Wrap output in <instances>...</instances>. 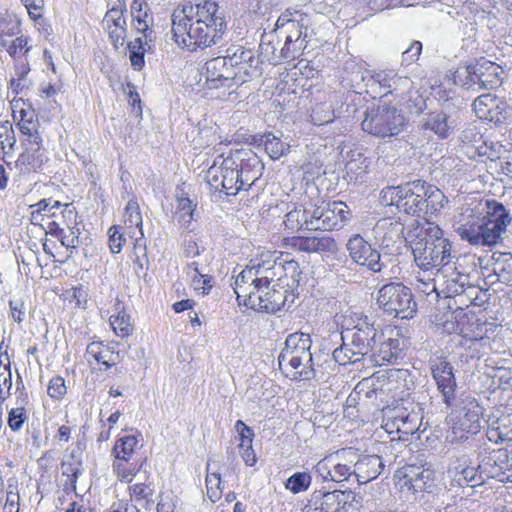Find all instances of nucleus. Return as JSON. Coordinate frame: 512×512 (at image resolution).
I'll return each instance as SVG.
<instances>
[{"instance_id": "42", "label": "nucleus", "mask_w": 512, "mask_h": 512, "mask_svg": "<svg viewBox=\"0 0 512 512\" xmlns=\"http://www.w3.org/2000/svg\"><path fill=\"white\" fill-rule=\"evenodd\" d=\"M137 444L138 439L134 435L120 436L112 449L114 460H131Z\"/></svg>"}, {"instance_id": "1", "label": "nucleus", "mask_w": 512, "mask_h": 512, "mask_svg": "<svg viewBox=\"0 0 512 512\" xmlns=\"http://www.w3.org/2000/svg\"><path fill=\"white\" fill-rule=\"evenodd\" d=\"M227 24L215 1L206 0L193 6H184L172 15V33L175 42L194 51L207 48L222 38Z\"/></svg>"}, {"instance_id": "12", "label": "nucleus", "mask_w": 512, "mask_h": 512, "mask_svg": "<svg viewBox=\"0 0 512 512\" xmlns=\"http://www.w3.org/2000/svg\"><path fill=\"white\" fill-rule=\"evenodd\" d=\"M351 260L364 266L373 273H380L386 267L381 253L365 240L360 234H353L346 243Z\"/></svg>"}, {"instance_id": "59", "label": "nucleus", "mask_w": 512, "mask_h": 512, "mask_svg": "<svg viewBox=\"0 0 512 512\" xmlns=\"http://www.w3.org/2000/svg\"><path fill=\"white\" fill-rule=\"evenodd\" d=\"M66 392L67 388L64 378L61 376H55L50 380L47 393L51 398L59 400L66 394Z\"/></svg>"}, {"instance_id": "60", "label": "nucleus", "mask_w": 512, "mask_h": 512, "mask_svg": "<svg viewBox=\"0 0 512 512\" xmlns=\"http://www.w3.org/2000/svg\"><path fill=\"white\" fill-rule=\"evenodd\" d=\"M402 185L386 187L381 191V201L384 205H395L398 209Z\"/></svg>"}, {"instance_id": "49", "label": "nucleus", "mask_w": 512, "mask_h": 512, "mask_svg": "<svg viewBox=\"0 0 512 512\" xmlns=\"http://www.w3.org/2000/svg\"><path fill=\"white\" fill-rule=\"evenodd\" d=\"M182 254L192 261H207V257H203L205 247H200L198 241L192 237L185 238L181 245Z\"/></svg>"}, {"instance_id": "40", "label": "nucleus", "mask_w": 512, "mask_h": 512, "mask_svg": "<svg viewBox=\"0 0 512 512\" xmlns=\"http://www.w3.org/2000/svg\"><path fill=\"white\" fill-rule=\"evenodd\" d=\"M151 42L152 41L143 40L142 37H137L134 41L127 44L131 66L135 70L141 71L143 69L145 65L144 56L146 51L151 49Z\"/></svg>"}, {"instance_id": "32", "label": "nucleus", "mask_w": 512, "mask_h": 512, "mask_svg": "<svg viewBox=\"0 0 512 512\" xmlns=\"http://www.w3.org/2000/svg\"><path fill=\"white\" fill-rule=\"evenodd\" d=\"M357 454L351 449H343L336 454V458L342 460L333 463L332 481L342 482L349 480L351 476L355 477V459Z\"/></svg>"}, {"instance_id": "39", "label": "nucleus", "mask_w": 512, "mask_h": 512, "mask_svg": "<svg viewBox=\"0 0 512 512\" xmlns=\"http://www.w3.org/2000/svg\"><path fill=\"white\" fill-rule=\"evenodd\" d=\"M420 418L417 413H408L405 410L399 411L393 417V426L398 433L412 435L419 429Z\"/></svg>"}, {"instance_id": "26", "label": "nucleus", "mask_w": 512, "mask_h": 512, "mask_svg": "<svg viewBox=\"0 0 512 512\" xmlns=\"http://www.w3.org/2000/svg\"><path fill=\"white\" fill-rule=\"evenodd\" d=\"M245 155L238 158V173L243 190H248L262 176L264 165L255 153Z\"/></svg>"}, {"instance_id": "22", "label": "nucleus", "mask_w": 512, "mask_h": 512, "mask_svg": "<svg viewBox=\"0 0 512 512\" xmlns=\"http://www.w3.org/2000/svg\"><path fill=\"white\" fill-rule=\"evenodd\" d=\"M342 337H351L354 345L366 348H372L377 342L385 341L384 332L378 334L374 322H357L352 329L347 326L345 335L343 334Z\"/></svg>"}, {"instance_id": "3", "label": "nucleus", "mask_w": 512, "mask_h": 512, "mask_svg": "<svg viewBox=\"0 0 512 512\" xmlns=\"http://www.w3.org/2000/svg\"><path fill=\"white\" fill-rule=\"evenodd\" d=\"M254 271V290L264 292V289L280 287L298 289L302 271L297 261L283 259L276 251H263L251 259Z\"/></svg>"}, {"instance_id": "20", "label": "nucleus", "mask_w": 512, "mask_h": 512, "mask_svg": "<svg viewBox=\"0 0 512 512\" xmlns=\"http://www.w3.org/2000/svg\"><path fill=\"white\" fill-rule=\"evenodd\" d=\"M424 196V181L415 180L403 184L398 211L412 216L424 214Z\"/></svg>"}, {"instance_id": "9", "label": "nucleus", "mask_w": 512, "mask_h": 512, "mask_svg": "<svg viewBox=\"0 0 512 512\" xmlns=\"http://www.w3.org/2000/svg\"><path fill=\"white\" fill-rule=\"evenodd\" d=\"M405 124V118L394 107H382L371 110L361 126L363 131L377 137H392L398 135Z\"/></svg>"}, {"instance_id": "13", "label": "nucleus", "mask_w": 512, "mask_h": 512, "mask_svg": "<svg viewBox=\"0 0 512 512\" xmlns=\"http://www.w3.org/2000/svg\"><path fill=\"white\" fill-rule=\"evenodd\" d=\"M457 233L461 240H465L473 246H497L502 244L506 237V233L496 230L492 225L480 219L459 226Z\"/></svg>"}, {"instance_id": "28", "label": "nucleus", "mask_w": 512, "mask_h": 512, "mask_svg": "<svg viewBox=\"0 0 512 512\" xmlns=\"http://www.w3.org/2000/svg\"><path fill=\"white\" fill-rule=\"evenodd\" d=\"M60 468L62 475L66 477L64 488L75 490L77 479L83 472L80 448L72 449L62 460Z\"/></svg>"}, {"instance_id": "47", "label": "nucleus", "mask_w": 512, "mask_h": 512, "mask_svg": "<svg viewBox=\"0 0 512 512\" xmlns=\"http://www.w3.org/2000/svg\"><path fill=\"white\" fill-rule=\"evenodd\" d=\"M273 35L263 34L260 41V55L263 57V60L267 61L270 64L277 65L282 61V54L276 53V47L272 44V40L270 39Z\"/></svg>"}, {"instance_id": "2", "label": "nucleus", "mask_w": 512, "mask_h": 512, "mask_svg": "<svg viewBox=\"0 0 512 512\" xmlns=\"http://www.w3.org/2000/svg\"><path fill=\"white\" fill-rule=\"evenodd\" d=\"M406 240L415 264L421 270L441 269L450 262L451 243L435 223L426 221L414 227L408 232Z\"/></svg>"}, {"instance_id": "4", "label": "nucleus", "mask_w": 512, "mask_h": 512, "mask_svg": "<svg viewBox=\"0 0 512 512\" xmlns=\"http://www.w3.org/2000/svg\"><path fill=\"white\" fill-rule=\"evenodd\" d=\"M310 348L311 339L308 333L290 334L278 356L279 366L294 370L292 377L296 381H323L327 373L315 368Z\"/></svg>"}, {"instance_id": "6", "label": "nucleus", "mask_w": 512, "mask_h": 512, "mask_svg": "<svg viewBox=\"0 0 512 512\" xmlns=\"http://www.w3.org/2000/svg\"><path fill=\"white\" fill-rule=\"evenodd\" d=\"M243 155L237 151L233 156L223 157L219 155L206 173L207 184L215 191L224 192L226 195H236L243 186L240 184L238 173V158Z\"/></svg>"}, {"instance_id": "50", "label": "nucleus", "mask_w": 512, "mask_h": 512, "mask_svg": "<svg viewBox=\"0 0 512 512\" xmlns=\"http://www.w3.org/2000/svg\"><path fill=\"white\" fill-rule=\"evenodd\" d=\"M306 43L307 41L292 42V36H287L281 49L282 60L290 62L296 59L305 49Z\"/></svg>"}, {"instance_id": "56", "label": "nucleus", "mask_w": 512, "mask_h": 512, "mask_svg": "<svg viewBox=\"0 0 512 512\" xmlns=\"http://www.w3.org/2000/svg\"><path fill=\"white\" fill-rule=\"evenodd\" d=\"M494 273L498 276V280L508 284L512 281V257L504 259L502 262L496 263Z\"/></svg>"}, {"instance_id": "43", "label": "nucleus", "mask_w": 512, "mask_h": 512, "mask_svg": "<svg viewBox=\"0 0 512 512\" xmlns=\"http://www.w3.org/2000/svg\"><path fill=\"white\" fill-rule=\"evenodd\" d=\"M89 358H93L97 363L105 366V370L115 365V355L101 343L93 342L87 346L86 350Z\"/></svg>"}, {"instance_id": "64", "label": "nucleus", "mask_w": 512, "mask_h": 512, "mask_svg": "<svg viewBox=\"0 0 512 512\" xmlns=\"http://www.w3.org/2000/svg\"><path fill=\"white\" fill-rule=\"evenodd\" d=\"M109 247L112 253H119L122 249L124 242L122 234L119 232V228L116 226L110 227L109 231Z\"/></svg>"}, {"instance_id": "14", "label": "nucleus", "mask_w": 512, "mask_h": 512, "mask_svg": "<svg viewBox=\"0 0 512 512\" xmlns=\"http://www.w3.org/2000/svg\"><path fill=\"white\" fill-rule=\"evenodd\" d=\"M472 106L479 119L498 125L506 123L512 115V109L508 103L492 93L478 96Z\"/></svg>"}, {"instance_id": "54", "label": "nucleus", "mask_w": 512, "mask_h": 512, "mask_svg": "<svg viewBox=\"0 0 512 512\" xmlns=\"http://www.w3.org/2000/svg\"><path fill=\"white\" fill-rule=\"evenodd\" d=\"M28 42V37H17L9 43L7 46V52L14 59L20 58L30 50L31 47L28 45Z\"/></svg>"}, {"instance_id": "17", "label": "nucleus", "mask_w": 512, "mask_h": 512, "mask_svg": "<svg viewBox=\"0 0 512 512\" xmlns=\"http://www.w3.org/2000/svg\"><path fill=\"white\" fill-rule=\"evenodd\" d=\"M313 499H319L316 509L320 512H356L358 510L356 495L350 490H317L312 494Z\"/></svg>"}, {"instance_id": "29", "label": "nucleus", "mask_w": 512, "mask_h": 512, "mask_svg": "<svg viewBox=\"0 0 512 512\" xmlns=\"http://www.w3.org/2000/svg\"><path fill=\"white\" fill-rule=\"evenodd\" d=\"M254 271L252 269L251 260L244 270H242L235 279L234 292L237 295L239 304H243L250 308L252 297L256 295L253 284Z\"/></svg>"}, {"instance_id": "36", "label": "nucleus", "mask_w": 512, "mask_h": 512, "mask_svg": "<svg viewBox=\"0 0 512 512\" xmlns=\"http://www.w3.org/2000/svg\"><path fill=\"white\" fill-rule=\"evenodd\" d=\"M487 322H444V328L447 324L453 326V331L458 333L465 341H479L486 336L485 324Z\"/></svg>"}, {"instance_id": "44", "label": "nucleus", "mask_w": 512, "mask_h": 512, "mask_svg": "<svg viewBox=\"0 0 512 512\" xmlns=\"http://www.w3.org/2000/svg\"><path fill=\"white\" fill-rule=\"evenodd\" d=\"M309 212H310V207L309 208L295 207L293 210L289 211L286 214V218L284 220L285 226L292 231L299 230L301 228L310 230L309 217H308Z\"/></svg>"}, {"instance_id": "10", "label": "nucleus", "mask_w": 512, "mask_h": 512, "mask_svg": "<svg viewBox=\"0 0 512 512\" xmlns=\"http://www.w3.org/2000/svg\"><path fill=\"white\" fill-rule=\"evenodd\" d=\"M229 53V65L235 75V86H240L262 74L261 61L251 49L243 46H231L227 48Z\"/></svg>"}, {"instance_id": "24", "label": "nucleus", "mask_w": 512, "mask_h": 512, "mask_svg": "<svg viewBox=\"0 0 512 512\" xmlns=\"http://www.w3.org/2000/svg\"><path fill=\"white\" fill-rule=\"evenodd\" d=\"M506 450H497L490 453L479 463V469L482 472L484 481L496 479L499 482H507Z\"/></svg>"}, {"instance_id": "63", "label": "nucleus", "mask_w": 512, "mask_h": 512, "mask_svg": "<svg viewBox=\"0 0 512 512\" xmlns=\"http://www.w3.org/2000/svg\"><path fill=\"white\" fill-rule=\"evenodd\" d=\"M291 245L298 251L315 253L314 236L313 237H293Z\"/></svg>"}, {"instance_id": "62", "label": "nucleus", "mask_w": 512, "mask_h": 512, "mask_svg": "<svg viewBox=\"0 0 512 512\" xmlns=\"http://www.w3.org/2000/svg\"><path fill=\"white\" fill-rule=\"evenodd\" d=\"M482 134L479 132L476 125H469L466 127L460 135V139L463 143L476 145L482 141Z\"/></svg>"}, {"instance_id": "25", "label": "nucleus", "mask_w": 512, "mask_h": 512, "mask_svg": "<svg viewBox=\"0 0 512 512\" xmlns=\"http://www.w3.org/2000/svg\"><path fill=\"white\" fill-rule=\"evenodd\" d=\"M355 478L359 484H365L377 478L384 470L385 464L381 456L362 455L355 459Z\"/></svg>"}, {"instance_id": "18", "label": "nucleus", "mask_w": 512, "mask_h": 512, "mask_svg": "<svg viewBox=\"0 0 512 512\" xmlns=\"http://www.w3.org/2000/svg\"><path fill=\"white\" fill-rule=\"evenodd\" d=\"M126 11L125 0H117L102 20L103 28L108 32L109 39L115 49L122 47L127 37V23L124 17Z\"/></svg>"}, {"instance_id": "34", "label": "nucleus", "mask_w": 512, "mask_h": 512, "mask_svg": "<svg viewBox=\"0 0 512 512\" xmlns=\"http://www.w3.org/2000/svg\"><path fill=\"white\" fill-rule=\"evenodd\" d=\"M422 128L433 131L440 138H447L453 131L454 125L446 113L438 111L427 114L423 120Z\"/></svg>"}, {"instance_id": "11", "label": "nucleus", "mask_w": 512, "mask_h": 512, "mask_svg": "<svg viewBox=\"0 0 512 512\" xmlns=\"http://www.w3.org/2000/svg\"><path fill=\"white\" fill-rule=\"evenodd\" d=\"M466 80L464 86L467 89H495L499 87L502 80L503 70L497 64L485 59H480L466 67Z\"/></svg>"}, {"instance_id": "55", "label": "nucleus", "mask_w": 512, "mask_h": 512, "mask_svg": "<svg viewBox=\"0 0 512 512\" xmlns=\"http://www.w3.org/2000/svg\"><path fill=\"white\" fill-rule=\"evenodd\" d=\"M412 81L409 77L406 76H398L394 73L393 81L388 90V93L395 94L397 96H403L412 88Z\"/></svg>"}, {"instance_id": "31", "label": "nucleus", "mask_w": 512, "mask_h": 512, "mask_svg": "<svg viewBox=\"0 0 512 512\" xmlns=\"http://www.w3.org/2000/svg\"><path fill=\"white\" fill-rule=\"evenodd\" d=\"M440 270L445 278L444 284L447 297L462 294L465 291V287L470 285L468 274L457 271L455 266L450 265V262L445 264Z\"/></svg>"}, {"instance_id": "52", "label": "nucleus", "mask_w": 512, "mask_h": 512, "mask_svg": "<svg viewBox=\"0 0 512 512\" xmlns=\"http://www.w3.org/2000/svg\"><path fill=\"white\" fill-rule=\"evenodd\" d=\"M125 223L129 225V227H142V216L139 209V205L135 200H130L124 212Z\"/></svg>"}, {"instance_id": "46", "label": "nucleus", "mask_w": 512, "mask_h": 512, "mask_svg": "<svg viewBox=\"0 0 512 512\" xmlns=\"http://www.w3.org/2000/svg\"><path fill=\"white\" fill-rule=\"evenodd\" d=\"M130 460H114L112 463V471L116 478L121 482H131L133 477L139 472V467Z\"/></svg>"}, {"instance_id": "53", "label": "nucleus", "mask_w": 512, "mask_h": 512, "mask_svg": "<svg viewBox=\"0 0 512 512\" xmlns=\"http://www.w3.org/2000/svg\"><path fill=\"white\" fill-rule=\"evenodd\" d=\"M315 253L334 254L338 250L337 242L328 235L314 236Z\"/></svg>"}, {"instance_id": "35", "label": "nucleus", "mask_w": 512, "mask_h": 512, "mask_svg": "<svg viewBox=\"0 0 512 512\" xmlns=\"http://www.w3.org/2000/svg\"><path fill=\"white\" fill-rule=\"evenodd\" d=\"M490 442L502 443L512 441V415H503L492 422L486 432Z\"/></svg>"}, {"instance_id": "33", "label": "nucleus", "mask_w": 512, "mask_h": 512, "mask_svg": "<svg viewBox=\"0 0 512 512\" xmlns=\"http://www.w3.org/2000/svg\"><path fill=\"white\" fill-rule=\"evenodd\" d=\"M17 391L19 392L17 400V404H19V406L12 408L9 411L7 419L9 428L14 432L20 431L28 418L27 410L24 407V405L27 404L28 395L21 381L17 383Z\"/></svg>"}, {"instance_id": "38", "label": "nucleus", "mask_w": 512, "mask_h": 512, "mask_svg": "<svg viewBox=\"0 0 512 512\" xmlns=\"http://www.w3.org/2000/svg\"><path fill=\"white\" fill-rule=\"evenodd\" d=\"M424 214L432 215L438 212L448 202L444 193L434 185L424 181Z\"/></svg>"}, {"instance_id": "7", "label": "nucleus", "mask_w": 512, "mask_h": 512, "mask_svg": "<svg viewBox=\"0 0 512 512\" xmlns=\"http://www.w3.org/2000/svg\"><path fill=\"white\" fill-rule=\"evenodd\" d=\"M483 407L470 401L462 410L451 417V427L446 439L452 444L463 443L481 430Z\"/></svg>"}, {"instance_id": "23", "label": "nucleus", "mask_w": 512, "mask_h": 512, "mask_svg": "<svg viewBox=\"0 0 512 512\" xmlns=\"http://www.w3.org/2000/svg\"><path fill=\"white\" fill-rule=\"evenodd\" d=\"M184 271L191 281L193 289L201 294L206 295L213 287V278L210 275V269L207 261H190L187 262Z\"/></svg>"}, {"instance_id": "5", "label": "nucleus", "mask_w": 512, "mask_h": 512, "mask_svg": "<svg viewBox=\"0 0 512 512\" xmlns=\"http://www.w3.org/2000/svg\"><path fill=\"white\" fill-rule=\"evenodd\" d=\"M377 305L387 316L398 320H410L416 313L411 290L402 283H389L378 292Z\"/></svg>"}, {"instance_id": "16", "label": "nucleus", "mask_w": 512, "mask_h": 512, "mask_svg": "<svg viewBox=\"0 0 512 512\" xmlns=\"http://www.w3.org/2000/svg\"><path fill=\"white\" fill-rule=\"evenodd\" d=\"M297 289H288V287L280 288L270 286L264 289V292H257L252 297L250 308L266 313H276L280 311L288 301L294 302L297 295Z\"/></svg>"}, {"instance_id": "37", "label": "nucleus", "mask_w": 512, "mask_h": 512, "mask_svg": "<svg viewBox=\"0 0 512 512\" xmlns=\"http://www.w3.org/2000/svg\"><path fill=\"white\" fill-rule=\"evenodd\" d=\"M48 157L43 147H26L19 155L16 163L28 170L37 171L47 162Z\"/></svg>"}, {"instance_id": "30", "label": "nucleus", "mask_w": 512, "mask_h": 512, "mask_svg": "<svg viewBox=\"0 0 512 512\" xmlns=\"http://www.w3.org/2000/svg\"><path fill=\"white\" fill-rule=\"evenodd\" d=\"M254 271L252 269L251 260L244 270H242L235 279L234 292L237 295L239 304H243L250 308L252 297L256 295L253 284Z\"/></svg>"}, {"instance_id": "8", "label": "nucleus", "mask_w": 512, "mask_h": 512, "mask_svg": "<svg viewBox=\"0 0 512 512\" xmlns=\"http://www.w3.org/2000/svg\"><path fill=\"white\" fill-rule=\"evenodd\" d=\"M350 211L342 201L314 204L308 214L310 230L330 231L343 227L349 220Z\"/></svg>"}, {"instance_id": "21", "label": "nucleus", "mask_w": 512, "mask_h": 512, "mask_svg": "<svg viewBox=\"0 0 512 512\" xmlns=\"http://www.w3.org/2000/svg\"><path fill=\"white\" fill-rule=\"evenodd\" d=\"M432 376L441 392L444 403L451 406L455 400L456 379L452 365L446 360H439L431 366Z\"/></svg>"}, {"instance_id": "48", "label": "nucleus", "mask_w": 512, "mask_h": 512, "mask_svg": "<svg viewBox=\"0 0 512 512\" xmlns=\"http://www.w3.org/2000/svg\"><path fill=\"white\" fill-rule=\"evenodd\" d=\"M312 481V477L307 472H297L291 475L286 483V489L290 490L294 494L304 492L308 490Z\"/></svg>"}, {"instance_id": "57", "label": "nucleus", "mask_w": 512, "mask_h": 512, "mask_svg": "<svg viewBox=\"0 0 512 512\" xmlns=\"http://www.w3.org/2000/svg\"><path fill=\"white\" fill-rule=\"evenodd\" d=\"M21 119L17 123V126L22 133L23 136L31 135V133H35L36 130H39V122L37 120H33V116L28 117V113L24 110L21 112Z\"/></svg>"}, {"instance_id": "15", "label": "nucleus", "mask_w": 512, "mask_h": 512, "mask_svg": "<svg viewBox=\"0 0 512 512\" xmlns=\"http://www.w3.org/2000/svg\"><path fill=\"white\" fill-rule=\"evenodd\" d=\"M395 478L402 491H430L434 485L435 472L423 466L406 465L396 471Z\"/></svg>"}, {"instance_id": "61", "label": "nucleus", "mask_w": 512, "mask_h": 512, "mask_svg": "<svg viewBox=\"0 0 512 512\" xmlns=\"http://www.w3.org/2000/svg\"><path fill=\"white\" fill-rule=\"evenodd\" d=\"M394 73L395 72L393 70L377 72L370 77L368 82H371V84L368 83L367 86L378 84L380 87L390 90Z\"/></svg>"}, {"instance_id": "51", "label": "nucleus", "mask_w": 512, "mask_h": 512, "mask_svg": "<svg viewBox=\"0 0 512 512\" xmlns=\"http://www.w3.org/2000/svg\"><path fill=\"white\" fill-rule=\"evenodd\" d=\"M207 471H210V464H207ZM220 474L208 472L206 476L207 496L212 502H216L221 498L222 491L220 489Z\"/></svg>"}, {"instance_id": "45", "label": "nucleus", "mask_w": 512, "mask_h": 512, "mask_svg": "<svg viewBox=\"0 0 512 512\" xmlns=\"http://www.w3.org/2000/svg\"><path fill=\"white\" fill-rule=\"evenodd\" d=\"M260 142L265 146L266 152L272 159H279L289 148L271 132L262 135Z\"/></svg>"}, {"instance_id": "58", "label": "nucleus", "mask_w": 512, "mask_h": 512, "mask_svg": "<svg viewBox=\"0 0 512 512\" xmlns=\"http://www.w3.org/2000/svg\"><path fill=\"white\" fill-rule=\"evenodd\" d=\"M295 14L299 15L300 19L298 22H292V27H289V34L292 36V42L306 41L307 28L304 26V14L295 10Z\"/></svg>"}, {"instance_id": "19", "label": "nucleus", "mask_w": 512, "mask_h": 512, "mask_svg": "<svg viewBox=\"0 0 512 512\" xmlns=\"http://www.w3.org/2000/svg\"><path fill=\"white\" fill-rule=\"evenodd\" d=\"M229 53L214 57L205 63V77L209 89L231 88L235 86V75L229 65Z\"/></svg>"}, {"instance_id": "27", "label": "nucleus", "mask_w": 512, "mask_h": 512, "mask_svg": "<svg viewBox=\"0 0 512 512\" xmlns=\"http://www.w3.org/2000/svg\"><path fill=\"white\" fill-rule=\"evenodd\" d=\"M482 214L480 220L507 234L508 226L512 223V217L510 210L502 203L496 200H486Z\"/></svg>"}, {"instance_id": "41", "label": "nucleus", "mask_w": 512, "mask_h": 512, "mask_svg": "<svg viewBox=\"0 0 512 512\" xmlns=\"http://www.w3.org/2000/svg\"><path fill=\"white\" fill-rule=\"evenodd\" d=\"M453 481L459 486L477 487L485 484L479 465L477 467L467 466L457 471Z\"/></svg>"}]
</instances>
